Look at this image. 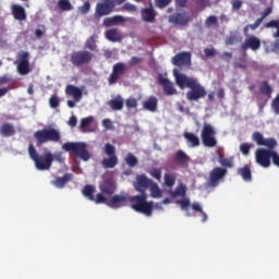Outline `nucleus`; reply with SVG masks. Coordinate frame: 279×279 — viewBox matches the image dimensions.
<instances>
[{
  "mask_svg": "<svg viewBox=\"0 0 279 279\" xmlns=\"http://www.w3.org/2000/svg\"><path fill=\"white\" fill-rule=\"evenodd\" d=\"M153 182L154 181L147 178V175L138 174L133 183L135 191L141 194L132 196L131 198V201L135 203L133 210H135V213H142V215H146V217H151V213H154V202H147V189L151 186Z\"/></svg>",
  "mask_w": 279,
  "mask_h": 279,
  "instance_id": "obj_1",
  "label": "nucleus"
},
{
  "mask_svg": "<svg viewBox=\"0 0 279 279\" xmlns=\"http://www.w3.org/2000/svg\"><path fill=\"white\" fill-rule=\"evenodd\" d=\"M173 76L179 87L190 88L186 93V99L189 101H199V99H204V97H206V87L202 86L197 78L189 77L186 74L178 72V70H173Z\"/></svg>",
  "mask_w": 279,
  "mask_h": 279,
  "instance_id": "obj_2",
  "label": "nucleus"
},
{
  "mask_svg": "<svg viewBox=\"0 0 279 279\" xmlns=\"http://www.w3.org/2000/svg\"><path fill=\"white\" fill-rule=\"evenodd\" d=\"M28 155L35 162V167L38 171H49V169H51V165H53V154H51V151H46L44 155L39 156L34 144H29Z\"/></svg>",
  "mask_w": 279,
  "mask_h": 279,
  "instance_id": "obj_3",
  "label": "nucleus"
},
{
  "mask_svg": "<svg viewBox=\"0 0 279 279\" xmlns=\"http://www.w3.org/2000/svg\"><path fill=\"white\" fill-rule=\"evenodd\" d=\"M34 138L36 140L37 147H43L45 143H60L62 136L60 131L56 129H43L34 133Z\"/></svg>",
  "mask_w": 279,
  "mask_h": 279,
  "instance_id": "obj_4",
  "label": "nucleus"
},
{
  "mask_svg": "<svg viewBox=\"0 0 279 279\" xmlns=\"http://www.w3.org/2000/svg\"><path fill=\"white\" fill-rule=\"evenodd\" d=\"M62 149L85 162L90 160V153L86 149V143L84 142H66L62 145Z\"/></svg>",
  "mask_w": 279,
  "mask_h": 279,
  "instance_id": "obj_5",
  "label": "nucleus"
},
{
  "mask_svg": "<svg viewBox=\"0 0 279 279\" xmlns=\"http://www.w3.org/2000/svg\"><path fill=\"white\" fill-rule=\"evenodd\" d=\"M201 138L204 147H217V130H215V126L205 122L201 131Z\"/></svg>",
  "mask_w": 279,
  "mask_h": 279,
  "instance_id": "obj_6",
  "label": "nucleus"
},
{
  "mask_svg": "<svg viewBox=\"0 0 279 279\" xmlns=\"http://www.w3.org/2000/svg\"><path fill=\"white\" fill-rule=\"evenodd\" d=\"M104 154L108 156L101 160V166L104 169H114L119 165V157L117 156V147L114 145L107 143L104 146Z\"/></svg>",
  "mask_w": 279,
  "mask_h": 279,
  "instance_id": "obj_7",
  "label": "nucleus"
},
{
  "mask_svg": "<svg viewBox=\"0 0 279 279\" xmlns=\"http://www.w3.org/2000/svg\"><path fill=\"white\" fill-rule=\"evenodd\" d=\"M70 62L77 69L90 64V62H93V52L88 50L73 51L70 54Z\"/></svg>",
  "mask_w": 279,
  "mask_h": 279,
  "instance_id": "obj_8",
  "label": "nucleus"
},
{
  "mask_svg": "<svg viewBox=\"0 0 279 279\" xmlns=\"http://www.w3.org/2000/svg\"><path fill=\"white\" fill-rule=\"evenodd\" d=\"M228 175V169L223 167H215L210 172L206 183L207 189H217L221 182H223V178Z\"/></svg>",
  "mask_w": 279,
  "mask_h": 279,
  "instance_id": "obj_9",
  "label": "nucleus"
},
{
  "mask_svg": "<svg viewBox=\"0 0 279 279\" xmlns=\"http://www.w3.org/2000/svg\"><path fill=\"white\" fill-rule=\"evenodd\" d=\"M274 156V150L267 148H257L255 150V162L263 167V169H269L271 167V158Z\"/></svg>",
  "mask_w": 279,
  "mask_h": 279,
  "instance_id": "obj_10",
  "label": "nucleus"
},
{
  "mask_svg": "<svg viewBox=\"0 0 279 279\" xmlns=\"http://www.w3.org/2000/svg\"><path fill=\"white\" fill-rule=\"evenodd\" d=\"M128 202H130L131 204V208L134 209V201H132V196L128 195V194H117L113 195L109 201L107 199V202L105 204H107L109 206V208H122V206H125V204H128Z\"/></svg>",
  "mask_w": 279,
  "mask_h": 279,
  "instance_id": "obj_11",
  "label": "nucleus"
},
{
  "mask_svg": "<svg viewBox=\"0 0 279 279\" xmlns=\"http://www.w3.org/2000/svg\"><path fill=\"white\" fill-rule=\"evenodd\" d=\"M29 53L27 51H20L17 53V73L20 75L29 74Z\"/></svg>",
  "mask_w": 279,
  "mask_h": 279,
  "instance_id": "obj_12",
  "label": "nucleus"
},
{
  "mask_svg": "<svg viewBox=\"0 0 279 279\" xmlns=\"http://www.w3.org/2000/svg\"><path fill=\"white\" fill-rule=\"evenodd\" d=\"M82 193L89 202H95V204H106L108 202V198L101 193H98L95 197V186L93 185H85Z\"/></svg>",
  "mask_w": 279,
  "mask_h": 279,
  "instance_id": "obj_13",
  "label": "nucleus"
},
{
  "mask_svg": "<svg viewBox=\"0 0 279 279\" xmlns=\"http://www.w3.org/2000/svg\"><path fill=\"white\" fill-rule=\"evenodd\" d=\"M124 73H125V63L118 62L113 64L112 72L108 78V83L110 84V86H112L113 84H117L119 80H121V75H123Z\"/></svg>",
  "mask_w": 279,
  "mask_h": 279,
  "instance_id": "obj_14",
  "label": "nucleus"
},
{
  "mask_svg": "<svg viewBox=\"0 0 279 279\" xmlns=\"http://www.w3.org/2000/svg\"><path fill=\"white\" fill-rule=\"evenodd\" d=\"M114 10L113 4L110 3V0L106 2H98L96 5L95 17L101 19V16H108Z\"/></svg>",
  "mask_w": 279,
  "mask_h": 279,
  "instance_id": "obj_15",
  "label": "nucleus"
},
{
  "mask_svg": "<svg viewBox=\"0 0 279 279\" xmlns=\"http://www.w3.org/2000/svg\"><path fill=\"white\" fill-rule=\"evenodd\" d=\"M190 21H191V17L186 12H181V13L175 12L169 16V23H172L173 25H179L181 27L189 25Z\"/></svg>",
  "mask_w": 279,
  "mask_h": 279,
  "instance_id": "obj_16",
  "label": "nucleus"
},
{
  "mask_svg": "<svg viewBox=\"0 0 279 279\" xmlns=\"http://www.w3.org/2000/svg\"><path fill=\"white\" fill-rule=\"evenodd\" d=\"M157 80L158 84L162 86L165 95H167L168 97H171V95H178V89H175V86H173V83L169 81V78L159 75Z\"/></svg>",
  "mask_w": 279,
  "mask_h": 279,
  "instance_id": "obj_17",
  "label": "nucleus"
},
{
  "mask_svg": "<svg viewBox=\"0 0 279 279\" xmlns=\"http://www.w3.org/2000/svg\"><path fill=\"white\" fill-rule=\"evenodd\" d=\"M100 195H107L110 197V195H113L114 191H117V183L112 181V179H105L99 184Z\"/></svg>",
  "mask_w": 279,
  "mask_h": 279,
  "instance_id": "obj_18",
  "label": "nucleus"
},
{
  "mask_svg": "<svg viewBox=\"0 0 279 279\" xmlns=\"http://www.w3.org/2000/svg\"><path fill=\"white\" fill-rule=\"evenodd\" d=\"M172 64L174 66H190L191 52H179L172 58Z\"/></svg>",
  "mask_w": 279,
  "mask_h": 279,
  "instance_id": "obj_19",
  "label": "nucleus"
},
{
  "mask_svg": "<svg viewBox=\"0 0 279 279\" xmlns=\"http://www.w3.org/2000/svg\"><path fill=\"white\" fill-rule=\"evenodd\" d=\"M242 51H245L246 49H252V51H258L260 49V39H258L256 36H251L241 46Z\"/></svg>",
  "mask_w": 279,
  "mask_h": 279,
  "instance_id": "obj_20",
  "label": "nucleus"
},
{
  "mask_svg": "<svg viewBox=\"0 0 279 279\" xmlns=\"http://www.w3.org/2000/svg\"><path fill=\"white\" fill-rule=\"evenodd\" d=\"M65 95L68 97H73L74 101H82V89L75 85H66Z\"/></svg>",
  "mask_w": 279,
  "mask_h": 279,
  "instance_id": "obj_21",
  "label": "nucleus"
},
{
  "mask_svg": "<svg viewBox=\"0 0 279 279\" xmlns=\"http://www.w3.org/2000/svg\"><path fill=\"white\" fill-rule=\"evenodd\" d=\"M105 37L110 43H121V40H123V34L118 28H110L106 31Z\"/></svg>",
  "mask_w": 279,
  "mask_h": 279,
  "instance_id": "obj_22",
  "label": "nucleus"
},
{
  "mask_svg": "<svg viewBox=\"0 0 279 279\" xmlns=\"http://www.w3.org/2000/svg\"><path fill=\"white\" fill-rule=\"evenodd\" d=\"M11 12H12L15 21H26L27 20V13L25 12V8H23L21 4H13L11 7Z\"/></svg>",
  "mask_w": 279,
  "mask_h": 279,
  "instance_id": "obj_23",
  "label": "nucleus"
},
{
  "mask_svg": "<svg viewBox=\"0 0 279 279\" xmlns=\"http://www.w3.org/2000/svg\"><path fill=\"white\" fill-rule=\"evenodd\" d=\"M174 161L179 167H189V162H191V157L184 153V150H178L174 156Z\"/></svg>",
  "mask_w": 279,
  "mask_h": 279,
  "instance_id": "obj_24",
  "label": "nucleus"
},
{
  "mask_svg": "<svg viewBox=\"0 0 279 279\" xmlns=\"http://www.w3.org/2000/svg\"><path fill=\"white\" fill-rule=\"evenodd\" d=\"M71 180H73V174L65 173L63 177H58L54 181H51V184L57 189H64Z\"/></svg>",
  "mask_w": 279,
  "mask_h": 279,
  "instance_id": "obj_25",
  "label": "nucleus"
},
{
  "mask_svg": "<svg viewBox=\"0 0 279 279\" xmlns=\"http://www.w3.org/2000/svg\"><path fill=\"white\" fill-rule=\"evenodd\" d=\"M0 134L5 138H10V136H14L16 134V129L10 122H5L0 126Z\"/></svg>",
  "mask_w": 279,
  "mask_h": 279,
  "instance_id": "obj_26",
  "label": "nucleus"
},
{
  "mask_svg": "<svg viewBox=\"0 0 279 279\" xmlns=\"http://www.w3.org/2000/svg\"><path fill=\"white\" fill-rule=\"evenodd\" d=\"M143 108L144 110H148V112H156V110H158V98H156V96L148 97L143 102Z\"/></svg>",
  "mask_w": 279,
  "mask_h": 279,
  "instance_id": "obj_27",
  "label": "nucleus"
},
{
  "mask_svg": "<svg viewBox=\"0 0 279 279\" xmlns=\"http://www.w3.org/2000/svg\"><path fill=\"white\" fill-rule=\"evenodd\" d=\"M238 175H241L244 182H252V168L250 165H244L242 168H238Z\"/></svg>",
  "mask_w": 279,
  "mask_h": 279,
  "instance_id": "obj_28",
  "label": "nucleus"
},
{
  "mask_svg": "<svg viewBox=\"0 0 279 279\" xmlns=\"http://www.w3.org/2000/svg\"><path fill=\"white\" fill-rule=\"evenodd\" d=\"M142 19L145 23H154L156 21V11L154 8H145L142 10Z\"/></svg>",
  "mask_w": 279,
  "mask_h": 279,
  "instance_id": "obj_29",
  "label": "nucleus"
},
{
  "mask_svg": "<svg viewBox=\"0 0 279 279\" xmlns=\"http://www.w3.org/2000/svg\"><path fill=\"white\" fill-rule=\"evenodd\" d=\"M108 106L114 111L123 110V97L117 96L116 98L109 100Z\"/></svg>",
  "mask_w": 279,
  "mask_h": 279,
  "instance_id": "obj_30",
  "label": "nucleus"
},
{
  "mask_svg": "<svg viewBox=\"0 0 279 279\" xmlns=\"http://www.w3.org/2000/svg\"><path fill=\"white\" fill-rule=\"evenodd\" d=\"M93 121H94L93 117L83 118L80 124L81 132L83 133L94 132V130L90 128V124L93 123Z\"/></svg>",
  "mask_w": 279,
  "mask_h": 279,
  "instance_id": "obj_31",
  "label": "nucleus"
},
{
  "mask_svg": "<svg viewBox=\"0 0 279 279\" xmlns=\"http://www.w3.org/2000/svg\"><path fill=\"white\" fill-rule=\"evenodd\" d=\"M125 19L121 15H114L113 17H106L104 20L105 27H112V25H117V23H123Z\"/></svg>",
  "mask_w": 279,
  "mask_h": 279,
  "instance_id": "obj_32",
  "label": "nucleus"
},
{
  "mask_svg": "<svg viewBox=\"0 0 279 279\" xmlns=\"http://www.w3.org/2000/svg\"><path fill=\"white\" fill-rule=\"evenodd\" d=\"M184 138L191 144V147H199V137L195 133H184Z\"/></svg>",
  "mask_w": 279,
  "mask_h": 279,
  "instance_id": "obj_33",
  "label": "nucleus"
},
{
  "mask_svg": "<svg viewBox=\"0 0 279 279\" xmlns=\"http://www.w3.org/2000/svg\"><path fill=\"white\" fill-rule=\"evenodd\" d=\"M169 195L171 197H186V186L179 184L174 191H170Z\"/></svg>",
  "mask_w": 279,
  "mask_h": 279,
  "instance_id": "obj_34",
  "label": "nucleus"
},
{
  "mask_svg": "<svg viewBox=\"0 0 279 279\" xmlns=\"http://www.w3.org/2000/svg\"><path fill=\"white\" fill-rule=\"evenodd\" d=\"M259 92L262 95H265L266 97H268V99H271V93H274V88H271V85H269L267 81H264L262 82Z\"/></svg>",
  "mask_w": 279,
  "mask_h": 279,
  "instance_id": "obj_35",
  "label": "nucleus"
},
{
  "mask_svg": "<svg viewBox=\"0 0 279 279\" xmlns=\"http://www.w3.org/2000/svg\"><path fill=\"white\" fill-rule=\"evenodd\" d=\"M149 189L150 195L154 199H160V197H162V190L158 186V183L153 181Z\"/></svg>",
  "mask_w": 279,
  "mask_h": 279,
  "instance_id": "obj_36",
  "label": "nucleus"
},
{
  "mask_svg": "<svg viewBox=\"0 0 279 279\" xmlns=\"http://www.w3.org/2000/svg\"><path fill=\"white\" fill-rule=\"evenodd\" d=\"M262 146L267 147L266 149H269L270 151H274V149L278 147V141H276L274 137H268L264 140V144Z\"/></svg>",
  "mask_w": 279,
  "mask_h": 279,
  "instance_id": "obj_37",
  "label": "nucleus"
},
{
  "mask_svg": "<svg viewBox=\"0 0 279 279\" xmlns=\"http://www.w3.org/2000/svg\"><path fill=\"white\" fill-rule=\"evenodd\" d=\"M97 35H92L85 43L86 49L95 51V49H97Z\"/></svg>",
  "mask_w": 279,
  "mask_h": 279,
  "instance_id": "obj_38",
  "label": "nucleus"
},
{
  "mask_svg": "<svg viewBox=\"0 0 279 279\" xmlns=\"http://www.w3.org/2000/svg\"><path fill=\"white\" fill-rule=\"evenodd\" d=\"M163 182L169 189H171V186L175 185V174L166 173L163 175Z\"/></svg>",
  "mask_w": 279,
  "mask_h": 279,
  "instance_id": "obj_39",
  "label": "nucleus"
},
{
  "mask_svg": "<svg viewBox=\"0 0 279 279\" xmlns=\"http://www.w3.org/2000/svg\"><path fill=\"white\" fill-rule=\"evenodd\" d=\"M58 7L63 12H71V10H73V5H71V1H69V0H59L58 1Z\"/></svg>",
  "mask_w": 279,
  "mask_h": 279,
  "instance_id": "obj_40",
  "label": "nucleus"
},
{
  "mask_svg": "<svg viewBox=\"0 0 279 279\" xmlns=\"http://www.w3.org/2000/svg\"><path fill=\"white\" fill-rule=\"evenodd\" d=\"M252 141H254V143H256V145L263 146L265 143V137L263 136V134L260 132H254L252 134Z\"/></svg>",
  "mask_w": 279,
  "mask_h": 279,
  "instance_id": "obj_41",
  "label": "nucleus"
},
{
  "mask_svg": "<svg viewBox=\"0 0 279 279\" xmlns=\"http://www.w3.org/2000/svg\"><path fill=\"white\" fill-rule=\"evenodd\" d=\"M254 148V144L243 143L240 145V151L243 156H250V150Z\"/></svg>",
  "mask_w": 279,
  "mask_h": 279,
  "instance_id": "obj_42",
  "label": "nucleus"
},
{
  "mask_svg": "<svg viewBox=\"0 0 279 279\" xmlns=\"http://www.w3.org/2000/svg\"><path fill=\"white\" fill-rule=\"evenodd\" d=\"M125 163L129 167H136V165H138V159H136V157L130 153L125 157Z\"/></svg>",
  "mask_w": 279,
  "mask_h": 279,
  "instance_id": "obj_43",
  "label": "nucleus"
},
{
  "mask_svg": "<svg viewBox=\"0 0 279 279\" xmlns=\"http://www.w3.org/2000/svg\"><path fill=\"white\" fill-rule=\"evenodd\" d=\"M221 167H225V169H232L234 167V159L233 158H222L220 159Z\"/></svg>",
  "mask_w": 279,
  "mask_h": 279,
  "instance_id": "obj_44",
  "label": "nucleus"
},
{
  "mask_svg": "<svg viewBox=\"0 0 279 279\" xmlns=\"http://www.w3.org/2000/svg\"><path fill=\"white\" fill-rule=\"evenodd\" d=\"M125 106L129 109L138 108V100H136L134 97H130L125 100Z\"/></svg>",
  "mask_w": 279,
  "mask_h": 279,
  "instance_id": "obj_45",
  "label": "nucleus"
},
{
  "mask_svg": "<svg viewBox=\"0 0 279 279\" xmlns=\"http://www.w3.org/2000/svg\"><path fill=\"white\" fill-rule=\"evenodd\" d=\"M49 106L50 108H58L60 106V98L56 95H52L50 98H49Z\"/></svg>",
  "mask_w": 279,
  "mask_h": 279,
  "instance_id": "obj_46",
  "label": "nucleus"
},
{
  "mask_svg": "<svg viewBox=\"0 0 279 279\" xmlns=\"http://www.w3.org/2000/svg\"><path fill=\"white\" fill-rule=\"evenodd\" d=\"M219 23V20H217V16L210 15L207 17L205 25L207 27H213V25H217Z\"/></svg>",
  "mask_w": 279,
  "mask_h": 279,
  "instance_id": "obj_47",
  "label": "nucleus"
},
{
  "mask_svg": "<svg viewBox=\"0 0 279 279\" xmlns=\"http://www.w3.org/2000/svg\"><path fill=\"white\" fill-rule=\"evenodd\" d=\"M271 108L275 114H279V94L272 99Z\"/></svg>",
  "mask_w": 279,
  "mask_h": 279,
  "instance_id": "obj_48",
  "label": "nucleus"
},
{
  "mask_svg": "<svg viewBox=\"0 0 279 279\" xmlns=\"http://www.w3.org/2000/svg\"><path fill=\"white\" fill-rule=\"evenodd\" d=\"M150 175L153 178H155V180H161V178H162V170H160V168H154L150 171Z\"/></svg>",
  "mask_w": 279,
  "mask_h": 279,
  "instance_id": "obj_49",
  "label": "nucleus"
},
{
  "mask_svg": "<svg viewBox=\"0 0 279 279\" xmlns=\"http://www.w3.org/2000/svg\"><path fill=\"white\" fill-rule=\"evenodd\" d=\"M235 69H247V61L245 59H239L234 62Z\"/></svg>",
  "mask_w": 279,
  "mask_h": 279,
  "instance_id": "obj_50",
  "label": "nucleus"
},
{
  "mask_svg": "<svg viewBox=\"0 0 279 279\" xmlns=\"http://www.w3.org/2000/svg\"><path fill=\"white\" fill-rule=\"evenodd\" d=\"M177 204L180 205L182 210H186V208H189V206H191V201L189 198H183L182 201H178Z\"/></svg>",
  "mask_w": 279,
  "mask_h": 279,
  "instance_id": "obj_51",
  "label": "nucleus"
},
{
  "mask_svg": "<svg viewBox=\"0 0 279 279\" xmlns=\"http://www.w3.org/2000/svg\"><path fill=\"white\" fill-rule=\"evenodd\" d=\"M232 10H235L239 12L241 8H243V1L242 0H232L231 1Z\"/></svg>",
  "mask_w": 279,
  "mask_h": 279,
  "instance_id": "obj_52",
  "label": "nucleus"
},
{
  "mask_svg": "<svg viewBox=\"0 0 279 279\" xmlns=\"http://www.w3.org/2000/svg\"><path fill=\"white\" fill-rule=\"evenodd\" d=\"M169 3H171V0H155V5L157 8H167V5H169Z\"/></svg>",
  "mask_w": 279,
  "mask_h": 279,
  "instance_id": "obj_53",
  "label": "nucleus"
},
{
  "mask_svg": "<svg viewBox=\"0 0 279 279\" xmlns=\"http://www.w3.org/2000/svg\"><path fill=\"white\" fill-rule=\"evenodd\" d=\"M271 162L272 165H275V167H278L279 169V154L276 150H272Z\"/></svg>",
  "mask_w": 279,
  "mask_h": 279,
  "instance_id": "obj_54",
  "label": "nucleus"
},
{
  "mask_svg": "<svg viewBox=\"0 0 279 279\" xmlns=\"http://www.w3.org/2000/svg\"><path fill=\"white\" fill-rule=\"evenodd\" d=\"M279 26V20H270L267 24L266 27L270 29H277Z\"/></svg>",
  "mask_w": 279,
  "mask_h": 279,
  "instance_id": "obj_55",
  "label": "nucleus"
},
{
  "mask_svg": "<svg viewBox=\"0 0 279 279\" xmlns=\"http://www.w3.org/2000/svg\"><path fill=\"white\" fill-rule=\"evenodd\" d=\"M260 23H263V17H258L254 24H248V27L254 32V29H258V27H260Z\"/></svg>",
  "mask_w": 279,
  "mask_h": 279,
  "instance_id": "obj_56",
  "label": "nucleus"
},
{
  "mask_svg": "<svg viewBox=\"0 0 279 279\" xmlns=\"http://www.w3.org/2000/svg\"><path fill=\"white\" fill-rule=\"evenodd\" d=\"M123 10H126V12H136V5L126 2L123 4Z\"/></svg>",
  "mask_w": 279,
  "mask_h": 279,
  "instance_id": "obj_57",
  "label": "nucleus"
},
{
  "mask_svg": "<svg viewBox=\"0 0 279 279\" xmlns=\"http://www.w3.org/2000/svg\"><path fill=\"white\" fill-rule=\"evenodd\" d=\"M102 125L106 130H112V120L110 119L102 120Z\"/></svg>",
  "mask_w": 279,
  "mask_h": 279,
  "instance_id": "obj_58",
  "label": "nucleus"
},
{
  "mask_svg": "<svg viewBox=\"0 0 279 279\" xmlns=\"http://www.w3.org/2000/svg\"><path fill=\"white\" fill-rule=\"evenodd\" d=\"M143 59H141L140 57H132L129 61L130 66H134L136 64H138V62H141Z\"/></svg>",
  "mask_w": 279,
  "mask_h": 279,
  "instance_id": "obj_59",
  "label": "nucleus"
},
{
  "mask_svg": "<svg viewBox=\"0 0 279 279\" xmlns=\"http://www.w3.org/2000/svg\"><path fill=\"white\" fill-rule=\"evenodd\" d=\"M68 125H70V128H75V125H77V118L75 116H71Z\"/></svg>",
  "mask_w": 279,
  "mask_h": 279,
  "instance_id": "obj_60",
  "label": "nucleus"
},
{
  "mask_svg": "<svg viewBox=\"0 0 279 279\" xmlns=\"http://www.w3.org/2000/svg\"><path fill=\"white\" fill-rule=\"evenodd\" d=\"M35 36L36 38H43V36H45V26H41V29L37 28L35 31Z\"/></svg>",
  "mask_w": 279,
  "mask_h": 279,
  "instance_id": "obj_61",
  "label": "nucleus"
},
{
  "mask_svg": "<svg viewBox=\"0 0 279 279\" xmlns=\"http://www.w3.org/2000/svg\"><path fill=\"white\" fill-rule=\"evenodd\" d=\"M90 10V2H85L83 7L81 8V12L83 14H87V12Z\"/></svg>",
  "mask_w": 279,
  "mask_h": 279,
  "instance_id": "obj_62",
  "label": "nucleus"
},
{
  "mask_svg": "<svg viewBox=\"0 0 279 279\" xmlns=\"http://www.w3.org/2000/svg\"><path fill=\"white\" fill-rule=\"evenodd\" d=\"M10 82L9 75L0 76V86H3V84H8Z\"/></svg>",
  "mask_w": 279,
  "mask_h": 279,
  "instance_id": "obj_63",
  "label": "nucleus"
},
{
  "mask_svg": "<svg viewBox=\"0 0 279 279\" xmlns=\"http://www.w3.org/2000/svg\"><path fill=\"white\" fill-rule=\"evenodd\" d=\"M192 209L195 211V213H202L204 209H202V206L199 205V203H194L192 204Z\"/></svg>",
  "mask_w": 279,
  "mask_h": 279,
  "instance_id": "obj_64",
  "label": "nucleus"
}]
</instances>
